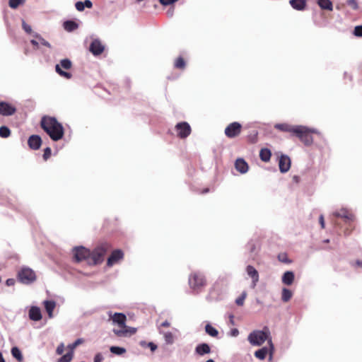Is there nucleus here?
I'll return each mask as SVG.
<instances>
[{
    "instance_id": "1",
    "label": "nucleus",
    "mask_w": 362,
    "mask_h": 362,
    "mask_svg": "<svg viewBox=\"0 0 362 362\" xmlns=\"http://www.w3.org/2000/svg\"><path fill=\"white\" fill-rule=\"evenodd\" d=\"M110 320H112V325L115 327L112 330L114 334L117 337H127V335L133 334L136 332L134 327H129L126 325L127 317L122 313L108 312Z\"/></svg>"
},
{
    "instance_id": "2",
    "label": "nucleus",
    "mask_w": 362,
    "mask_h": 362,
    "mask_svg": "<svg viewBox=\"0 0 362 362\" xmlns=\"http://www.w3.org/2000/svg\"><path fill=\"white\" fill-rule=\"evenodd\" d=\"M41 127L53 141H58L64 136V128L57 120L51 117H43Z\"/></svg>"
},
{
    "instance_id": "3",
    "label": "nucleus",
    "mask_w": 362,
    "mask_h": 362,
    "mask_svg": "<svg viewBox=\"0 0 362 362\" xmlns=\"http://www.w3.org/2000/svg\"><path fill=\"white\" fill-rule=\"evenodd\" d=\"M272 339L270 337V332L267 327H264L263 330H256L251 332L248 336V341L252 345L260 346L265 341Z\"/></svg>"
},
{
    "instance_id": "4",
    "label": "nucleus",
    "mask_w": 362,
    "mask_h": 362,
    "mask_svg": "<svg viewBox=\"0 0 362 362\" xmlns=\"http://www.w3.org/2000/svg\"><path fill=\"white\" fill-rule=\"evenodd\" d=\"M107 249L108 245L107 243H103L90 252L88 259V264H98L103 262L104 255H105Z\"/></svg>"
},
{
    "instance_id": "5",
    "label": "nucleus",
    "mask_w": 362,
    "mask_h": 362,
    "mask_svg": "<svg viewBox=\"0 0 362 362\" xmlns=\"http://www.w3.org/2000/svg\"><path fill=\"white\" fill-rule=\"evenodd\" d=\"M297 128H300L298 130L299 133H295L301 141L305 145H310L313 143V137L310 135L312 133H317V131L315 129H310L305 126L298 125Z\"/></svg>"
},
{
    "instance_id": "6",
    "label": "nucleus",
    "mask_w": 362,
    "mask_h": 362,
    "mask_svg": "<svg viewBox=\"0 0 362 362\" xmlns=\"http://www.w3.org/2000/svg\"><path fill=\"white\" fill-rule=\"evenodd\" d=\"M18 278L21 283L28 284L35 280L36 276L33 270L28 267H23L19 271Z\"/></svg>"
},
{
    "instance_id": "7",
    "label": "nucleus",
    "mask_w": 362,
    "mask_h": 362,
    "mask_svg": "<svg viewBox=\"0 0 362 362\" xmlns=\"http://www.w3.org/2000/svg\"><path fill=\"white\" fill-rule=\"evenodd\" d=\"M205 284L204 276L200 273H193L189 278V284L193 290H199Z\"/></svg>"
},
{
    "instance_id": "8",
    "label": "nucleus",
    "mask_w": 362,
    "mask_h": 362,
    "mask_svg": "<svg viewBox=\"0 0 362 362\" xmlns=\"http://www.w3.org/2000/svg\"><path fill=\"white\" fill-rule=\"evenodd\" d=\"M90 251L83 247H77L74 249V256L76 262L86 260L88 264Z\"/></svg>"
},
{
    "instance_id": "9",
    "label": "nucleus",
    "mask_w": 362,
    "mask_h": 362,
    "mask_svg": "<svg viewBox=\"0 0 362 362\" xmlns=\"http://www.w3.org/2000/svg\"><path fill=\"white\" fill-rule=\"evenodd\" d=\"M269 347H263L255 352V356L256 358L263 360L266 358V356L269 354V360L272 359V354L274 351V345L272 344V339L269 340Z\"/></svg>"
},
{
    "instance_id": "10",
    "label": "nucleus",
    "mask_w": 362,
    "mask_h": 362,
    "mask_svg": "<svg viewBox=\"0 0 362 362\" xmlns=\"http://www.w3.org/2000/svg\"><path fill=\"white\" fill-rule=\"evenodd\" d=\"M242 126L240 123L234 122L225 129V134L229 138H233L240 134Z\"/></svg>"
},
{
    "instance_id": "11",
    "label": "nucleus",
    "mask_w": 362,
    "mask_h": 362,
    "mask_svg": "<svg viewBox=\"0 0 362 362\" xmlns=\"http://www.w3.org/2000/svg\"><path fill=\"white\" fill-rule=\"evenodd\" d=\"M177 134L180 138H186L191 133V128L188 123L180 122L175 126Z\"/></svg>"
},
{
    "instance_id": "12",
    "label": "nucleus",
    "mask_w": 362,
    "mask_h": 362,
    "mask_svg": "<svg viewBox=\"0 0 362 362\" xmlns=\"http://www.w3.org/2000/svg\"><path fill=\"white\" fill-rule=\"evenodd\" d=\"M16 110V109L13 105L6 102H0V115L10 116L13 115Z\"/></svg>"
},
{
    "instance_id": "13",
    "label": "nucleus",
    "mask_w": 362,
    "mask_h": 362,
    "mask_svg": "<svg viewBox=\"0 0 362 362\" xmlns=\"http://www.w3.org/2000/svg\"><path fill=\"white\" fill-rule=\"evenodd\" d=\"M246 272L247 275L252 279V288H255L259 281L258 272L254 267L248 265L246 267Z\"/></svg>"
},
{
    "instance_id": "14",
    "label": "nucleus",
    "mask_w": 362,
    "mask_h": 362,
    "mask_svg": "<svg viewBox=\"0 0 362 362\" xmlns=\"http://www.w3.org/2000/svg\"><path fill=\"white\" fill-rule=\"evenodd\" d=\"M279 170L281 173H286L291 167V159L288 156L282 155L279 162Z\"/></svg>"
},
{
    "instance_id": "15",
    "label": "nucleus",
    "mask_w": 362,
    "mask_h": 362,
    "mask_svg": "<svg viewBox=\"0 0 362 362\" xmlns=\"http://www.w3.org/2000/svg\"><path fill=\"white\" fill-rule=\"evenodd\" d=\"M124 254L122 250H114L111 255L107 259V264L109 267L112 266L115 263H117L119 260L122 259L123 258Z\"/></svg>"
},
{
    "instance_id": "16",
    "label": "nucleus",
    "mask_w": 362,
    "mask_h": 362,
    "mask_svg": "<svg viewBox=\"0 0 362 362\" xmlns=\"http://www.w3.org/2000/svg\"><path fill=\"white\" fill-rule=\"evenodd\" d=\"M104 46L101 43V42L96 39L94 40L90 46V51L94 54V55H99L104 51Z\"/></svg>"
},
{
    "instance_id": "17",
    "label": "nucleus",
    "mask_w": 362,
    "mask_h": 362,
    "mask_svg": "<svg viewBox=\"0 0 362 362\" xmlns=\"http://www.w3.org/2000/svg\"><path fill=\"white\" fill-rule=\"evenodd\" d=\"M274 127L280 131L291 132L295 134V133H299L298 130L300 128H297V126H292L288 124H276Z\"/></svg>"
},
{
    "instance_id": "18",
    "label": "nucleus",
    "mask_w": 362,
    "mask_h": 362,
    "mask_svg": "<svg viewBox=\"0 0 362 362\" xmlns=\"http://www.w3.org/2000/svg\"><path fill=\"white\" fill-rule=\"evenodd\" d=\"M28 144L30 148L37 150L40 148L42 144V139L37 135H32L29 137Z\"/></svg>"
},
{
    "instance_id": "19",
    "label": "nucleus",
    "mask_w": 362,
    "mask_h": 362,
    "mask_svg": "<svg viewBox=\"0 0 362 362\" xmlns=\"http://www.w3.org/2000/svg\"><path fill=\"white\" fill-rule=\"evenodd\" d=\"M29 318L33 321H39L42 319V314L40 308L32 306L29 310Z\"/></svg>"
},
{
    "instance_id": "20",
    "label": "nucleus",
    "mask_w": 362,
    "mask_h": 362,
    "mask_svg": "<svg viewBox=\"0 0 362 362\" xmlns=\"http://www.w3.org/2000/svg\"><path fill=\"white\" fill-rule=\"evenodd\" d=\"M235 169L243 174L247 172L248 165L243 158H238L235 163Z\"/></svg>"
},
{
    "instance_id": "21",
    "label": "nucleus",
    "mask_w": 362,
    "mask_h": 362,
    "mask_svg": "<svg viewBox=\"0 0 362 362\" xmlns=\"http://www.w3.org/2000/svg\"><path fill=\"white\" fill-rule=\"evenodd\" d=\"M334 215L337 217L343 218L346 221H352L354 219V215L344 209H341L339 211H335Z\"/></svg>"
},
{
    "instance_id": "22",
    "label": "nucleus",
    "mask_w": 362,
    "mask_h": 362,
    "mask_svg": "<svg viewBox=\"0 0 362 362\" xmlns=\"http://www.w3.org/2000/svg\"><path fill=\"white\" fill-rule=\"evenodd\" d=\"M44 305L49 318L53 317V311L56 307V303L53 300H45Z\"/></svg>"
},
{
    "instance_id": "23",
    "label": "nucleus",
    "mask_w": 362,
    "mask_h": 362,
    "mask_svg": "<svg viewBox=\"0 0 362 362\" xmlns=\"http://www.w3.org/2000/svg\"><path fill=\"white\" fill-rule=\"evenodd\" d=\"M289 3L293 8L298 11H303L306 6V0H290Z\"/></svg>"
},
{
    "instance_id": "24",
    "label": "nucleus",
    "mask_w": 362,
    "mask_h": 362,
    "mask_svg": "<svg viewBox=\"0 0 362 362\" xmlns=\"http://www.w3.org/2000/svg\"><path fill=\"white\" fill-rule=\"evenodd\" d=\"M294 274L293 272H286L282 276V282L285 285H291L294 281Z\"/></svg>"
},
{
    "instance_id": "25",
    "label": "nucleus",
    "mask_w": 362,
    "mask_h": 362,
    "mask_svg": "<svg viewBox=\"0 0 362 362\" xmlns=\"http://www.w3.org/2000/svg\"><path fill=\"white\" fill-rule=\"evenodd\" d=\"M210 351H211V349H210L209 346L205 343L199 344L196 347V352L201 356L206 354H209V353H210Z\"/></svg>"
},
{
    "instance_id": "26",
    "label": "nucleus",
    "mask_w": 362,
    "mask_h": 362,
    "mask_svg": "<svg viewBox=\"0 0 362 362\" xmlns=\"http://www.w3.org/2000/svg\"><path fill=\"white\" fill-rule=\"evenodd\" d=\"M317 4L322 9L332 11L333 6L330 0H318Z\"/></svg>"
},
{
    "instance_id": "27",
    "label": "nucleus",
    "mask_w": 362,
    "mask_h": 362,
    "mask_svg": "<svg viewBox=\"0 0 362 362\" xmlns=\"http://www.w3.org/2000/svg\"><path fill=\"white\" fill-rule=\"evenodd\" d=\"M271 151L268 148H262L259 152V157L264 162H268L271 158Z\"/></svg>"
},
{
    "instance_id": "28",
    "label": "nucleus",
    "mask_w": 362,
    "mask_h": 362,
    "mask_svg": "<svg viewBox=\"0 0 362 362\" xmlns=\"http://www.w3.org/2000/svg\"><path fill=\"white\" fill-rule=\"evenodd\" d=\"M160 333L163 335V337H164V339H165V341L166 344H172L174 343L175 338H174V336L172 332H163L160 331Z\"/></svg>"
},
{
    "instance_id": "29",
    "label": "nucleus",
    "mask_w": 362,
    "mask_h": 362,
    "mask_svg": "<svg viewBox=\"0 0 362 362\" xmlns=\"http://www.w3.org/2000/svg\"><path fill=\"white\" fill-rule=\"evenodd\" d=\"M64 28L66 31L71 32L78 28L77 23L72 21H67L64 23Z\"/></svg>"
},
{
    "instance_id": "30",
    "label": "nucleus",
    "mask_w": 362,
    "mask_h": 362,
    "mask_svg": "<svg viewBox=\"0 0 362 362\" xmlns=\"http://www.w3.org/2000/svg\"><path fill=\"white\" fill-rule=\"evenodd\" d=\"M205 331L209 335L214 337H216L218 334V330L209 324H207L206 325Z\"/></svg>"
},
{
    "instance_id": "31",
    "label": "nucleus",
    "mask_w": 362,
    "mask_h": 362,
    "mask_svg": "<svg viewBox=\"0 0 362 362\" xmlns=\"http://www.w3.org/2000/svg\"><path fill=\"white\" fill-rule=\"evenodd\" d=\"M292 297V293L288 288H284L282 289L281 299L284 302H288Z\"/></svg>"
},
{
    "instance_id": "32",
    "label": "nucleus",
    "mask_w": 362,
    "mask_h": 362,
    "mask_svg": "<svg viewBox=\"0 0 362 362\" xmlns=\"http://www.w3.org/2000/svg\"><path fill=\"white\" fill-rule=\"evenodd\" d=\"M11 354L12 356L18 361L21 362L23 361V356L21 351L18 347H13L11 349Z\"/></svg>"
},
{
    "instance_id": "33",
    "label": "nucleus",
    "mask_w": 362,
    "mask_h": 362,
    "mask_svg": "<svg viewBox=\"0 0 362 362\" xmlns=\"http://www.w3.org/2000/svg\"><path fill=\"white\" fill-rule=\"evenodd\" d=\"M110 351L111 353L116 355H122L126 352V349L124 348L114 346L110 348Z\"/></svg>"
},
{
    "instance_id": "34",
    "label": "nucleus",
    "mask_w": 362,
    "mask_h": 362,
    "mask_svg": "<svg viewBox=\"0 0 362 362\" xmlns=\"http://www.w3.org/2000/svg\"><path fill=\"white\" fill-rule=\"evenodd\" d=\"M25 0H9L8 4L11 8H17L20 5L23 4Z\"/></svg>"
},
{
    "instance_id": "35",
    "label": "nucleus",
    "mask_w": 362,
    "mask_h": 362,
    "mask_svg": "<svg viewBox=\"0 0 362 362\" xmlns=\"http://www.w3.org/2000/svg\"><path fill=\"white\" fill-rule=\"evenodd\" d=\"M10 129L5 126L0 127V136L2 138H7L10 135Z\"/></svg>"
},
{
    "instance_id": "36",
    "label": "nucleus",
    "mask_w": 362,
    "mask_h": 362,
    "mask_svg": "<svg viewBox=\"0 0 362 362\" xmlns=\"http://www.w3.org/2000/svg\"><path fill=\"white\" fill-rule=\"evenodd\" d=\"M73 357V352L70 351L67 353L66 354L62 356L57 362H69L72 359Z\"/></svg>"
},
{
    "instance_id": "37",
    "label": "nucleus",
    "mask_w": 362,
    "mask_h": 362,
    "mask_svg": "<svg viewBox=\"0 0 362 362\" xmlns=\"http://www.w3.org/2000/svg\"><path fill=\"white\" fill-rule=\"evenodd\" d=\"M247 297V292L246 291H243L240 296L238 297L236 300H235V303L238 305H243L244 304V301L245 300Z\"/></svg>"
},
{
    "instance_id": "38",
    "label": "nucleus",
    "mask_w": 362,
    "mask_h": 362,
    "mask_svg": "<svg viewBox=\"0 0 362 362\" xmlns=\"http://www.w3.org/2000/svg\"><path fill=\"white\" fill-rule=\"evenodd\" d=\"M60 66H62V68L65 69H69L71 68V62L69 59H62L61 62H60Z\"/></svg>"
},
{
    "instance_id": "39",
    "label": "nucleus",
    "mask_w": 362,
    "mask_h": 362,
    "mask_svg": "<svg viewBox=\"0 0 362 362\" xmlns=\"http://www.w3.org/2000/svg\"><path fill=\"white\" fill-rule=\"evenodd\" d=\"M175 66L176 68H178V69L185 68V63L184 59L182 57H179L178 59H177V60L175 61Z\"/></svg>"
},
{
    "instance_id": "40",
    "label": "nucleus",
    "mask_w": 362,
    "mask_h": 362,
    "mask_svg": "<svg viewBox=\"0 0 362 362\" xmlns=\"http://www.w3.org/2000/svg\"><path fill=\"white\" fill-rule=\"evenodd\" d=\"M83 343V339H78L77 340H76L73 344H71L68 346V347L71 349V351L73 352V350L77 346H78L79 344H82Z\"/></svg>"
},
{
    "instance_id": "41",
    "label": "nucleus",
    "mask_w": 362,
    "mask_h": 362,
    "mask_svg": "<svg viewBox=\"0 0 362 362\" xmlns=\"http://www.w3.org/2000/svg\"><path fill=\"white\" fill-rule=\"evenodd\" d=\"M35 36L37 39H38L40 44L45 45L46 47H50V44L47 41H46L45 39H43L42 37H40L37 34H35Z\"/></svg>"
},
{
    "instance_id": "42",
    "label": "nucleus",
    "mask_w": 362,
    "mask_h": 362,
    "mask_svg": "<svg viewBox=\"0 0 362 362\" xmlns=\"http://www.w3.org/2000/svg\"><path fill=\"white\" fill-rule=\"evenodd\" d=\"M22 27L23 29L27 33H32V28L31 26L27 24L25 21H22Z\"/></svg>"
},
{
    "instance_id": "43",
    "label": "nucleus",
    "mask_w": 362,
    "mask_h": 362,
    "mask_svg": "<svg viewBox=\"0 0 362 362\" xmlns=\"http://www.w3.org/2000/svg\"><path fill=\"white\" fill-rule=\"evenodd\" d=\"M354 35L356 36L362 37V25H358L355 28Z\"/></svg>"
},
{
    "instance_id": "44",
    "label": "nucleus",
    "mask_w": 362,
    "mask_h": 362,
    "mask_svg": "<svg viewBox=\"0 0 362 362\" xmlns=\"http://www.w3.org/2000/svg\"><path fill=\"white\" fill-rule=\"evenodd\" d=\"M51 148L49 147H47L45 150H44V154H43V158L45 160H47L50 156H51Z\"/></svg>"
},
{
    "instance_id": "45",
    "label": "nucleus",
    "mask_w": 362,
    "mask_h": 362,
    "mask_svg": "<svg viewBox=\"0 0 362 362\" xmlns=\"http://www.w3.org/2000/svg\"><path fill=\"white\" fill-rule=\"evenodd\" d=\"M347 4L354 9H357L358 7L356 0H347Z\"/></svg>"
},
{
    "instance_id": "46",
    "label": "nucleus",
    "mask_w": 362,
    "mask_h": 362,
    "mask_svg": "<svg viewBox=\"0 0 362 362\" xmlns=\"http://www.w3.org/2000/svg\"><path fill=\"white\" fill-rule=\"evenodd\" d=\"M75 6L78 11H83L85 8L83 1H77L75 4Z\"/></svg>"
},
{
    "instance_id": "47",
    "label": "nucleus",
    "mask_w": 362,
    "mask_h": 362,
    "mask_svg": "<svg viewBox=\"0 0 362 362\" xmlns=\"http://www.w3.org/2000/svg\"><path fill=\"white\" fill-rule=\"evenodd\" d=\"M64 351V345L61 343L57 348L56 352L58 355H62Z\"/></svg>"
},
{
    "instance_id": "48",
    "label": "nucleus",
    "mask_w": 362,
    "mask_h": 362,
    "mask_svg": "<svg viewBox=\"0 0 362 362\" xmlns=\"http://www.w3.org/2000/svg\"><path fill=\"white\" fill-rule=\"evenodd\" d=\"M103 360V356L102 354L98 353L95 356L94 362H102Z\"/></svg>"
},
{
    "instance_id": "49",
    "label": "nucleus",
    "mask_w": 362,
    "mask_h": 362,
    "mask_svg": "<svg viewBox=\"0 0 362 362\" xmlns=\"http://www.w3.org/2000/svg\"><path fill=\"white\" fill-rule=\"evenodd\" d=\"M148 347L150 348L151 351H155L157 349V345L153 342H148Z\"/></svg>"
},
{
    "instance_id": "50",
    "label": "nucleus",
    "mask_w": 362,
    "mask_h": 362,
    "mask_svg": "<svg viewBox=\"0 0 362 362\" xmlns=\"http://www.w3.org/2000/svg\"><path fill=\"white\" fill-rule=\"evenodd\" d=\"M60 76H63L66 78H70L71 77V74L69 72H66V71H62L60 73Z\"/></svg>"
},
{
    "instance_id": "51",
    "label": "nucleus",
    "mask_w": 362,
    "mask_h": 362,
    "mask_svg": "<svg viewBox=\"0 0 362 362\" xmlns=\"http://www.w3.org/2000/svg\"><path fill=\"white\" fill-rule=\"evenodd\" d=\"M84 7H87L88 8H90L93 6V4L90 0H85L83 1Z\"/></svg>"
},
{
    "instance_id": "52",
    "label": "nucleus",
    "mask_w": 362,
    "mask_h": 362,
    "mask_svg": "<svg viewBox=\"0 0 362 362\" xmlns=\"http://www.w3.org/2000/svg\"><path fill=\"white\" fill-rule=\"evenodd\" d=\"M6 285L8 286H13L15 284V280L13 279H8L6 280Z\"/></svg>"
},
{
    "instance_id": "53",
    "label": "nucleus",
    "mask_w": 362,
    "mask_h": 362,
    "mask_svg": "<svg viewBox=\"0 0 362 362\" xmlns=\"http://www.w3.org/2000/svg\"><path fill=\"white\" fill-rule=\"evenodd\" d=\"M319 221H320V223L321 225V227L322 228H325V220H324V216L323 215H320V218H319Z\"/></svg>"
},
{
    "instance_id": "54",
    "label": "nucleus",
    "mask_w": 362,
    "mask_h": 362,
    "mask_svg": "<svg viewBox=\"0 0 362 362\" xmlns=\"http://www.w3.org/2000/svg\"><path fill=\"white\" fill-rule=\"evenodd\" d=\"M239 334V331L238 329H233L231 330V335L233 337H237Z\"/></svg>"
},
{
    "instance_id": "55",
    "label": "nucleus",
    "mask_w": 362,
    "mask_h": 362,
    "mask_svg": "<svg viewBox=\"0 0 362 362\" xmlns=\"http://www.w3.org/2000/svg\"><path fill=\"white\" fill-rule=\"evenodd\" d=\"M30 42L35 47H38V45H40L38 39L37 40H32Z\"/></svg>"
},
{
    "instance_id": "56",
    "label": "nucleus",
    "mask_w": 362,
    "mask_h": 362,
    "mask_svg": "<svg viewBox=\"0 0 362 362\" xmlns=\"http://www.w3.org/2000/svg\"><path fill=\"white\" fill-rule=\"evenodd\" d=\"M55 69H56V71H57L59 75H60V73H61L62 71H63L62 70V69H61L60 65H59V64H57V65H56Z\"/></svg>"
},
{
    "instance_id": "57",
    "label": "nucleus",
    "mask_w": 362,
    "mask_h": 362,
    "mask_svg": "<svg viewBox=\"0 0 362 362\" xmlns=\"http://www.w3.org/2000/svg\"><path fill=\"white\" fill-rule=\"evenodd\" d=\"M170 325V322L167 320H165V322H162L160 326L161 327H169Z\"/></svg>"
},
{
    "instance_id": "58",
    "label": "nucleus",
    "mask_w": 362,
    "mask_h": 362,
    "mask_svg": "<svg viewBox=\"0 0 362 362\" xmlns=\"http://www.w3.org/2000/svg\"><path fill=\"white\" fill-rule=\"evenodd\" d=\"M249 245L250 246V252H254L255 250V245L254 243H250Z\"/></svg>"
},
{
    "instance_id": "59",
    "label": "nucleus",
    "mask_w": 362,
    "mask_h": 362,
    "mask_svg": "<svg viewBox=\"0 0 362 362\" xmlns=\"http://www.w3.org/2000/svg\"><path fill=\"white\" fill-rule=\"evenodd\" d=\"M140 345L142 346V347H148V343L146 342L145 341H140Z\"/></svg>"
},
{
    "instance_id": "60",
    "label": "nucleus",
    "mask_w": 362,
    "mask_h": 362,
    "mask_svg": "<svg viewBox=\"0 0 362 362\" xmlns=\"http://www.w3.org/2000/svg\"><path fill=\"white\" fill-rule=\"evenodd\" d=\"M168 14L170 16H172L173 15V9H170L168 11Z\"/></svg>"
},
{
    "instance_id": "61",
    "label": "nucleus",
    "mask_w": 362,
    "mask_h": 362,
    "mask_svg": "<svg viewBox=\"0 0 362 362\" xmlns=\"http://www.w3.org/2000/svg\"><path fill=\"white\" fill-rule=\"evenodd\" d=\"M356 264H357L358 267H362V262H361V261L358 260V261H356Z\"/></svg>"
},
{
    "instance_id": "62",
    "label": "nucleus",
    "mask_w": 362,
    "mask_h": 362,
    "mask_svg": "<svg viewBox=\"0 0 362 362\" xmlns=\"http://www.w3.org/2000/svg\"><path fill=\"white\" fill-rule=\"evenodd\" d=\"M0 362H5V360L4 359L2 354L0 353Z\"/></svg>"
},
{
    "instance_id": "63",
    "label": "nucleus",
    "mask_w": 362,
    "mask_h": 362,
    "mask_svg": "<svg viewBox=\"0 0 362 362\" xmlns=\"http://www.w3.org/2000/svg\"><path fill=\"white\" fill-rule=\"evenodd\" d=\"M206 362H214V360H212V359H209V360H207Z\"/></svg>"
}]
</instances>
